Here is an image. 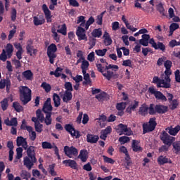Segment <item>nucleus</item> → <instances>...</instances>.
<instances>
[{
    "mask_svg": "<svg viewBox=\"0 0 180 180\" xmlns=\"http://www.w3.org/2000/svg\"><path fill=\"white\" fill-rule=\"evenodd\" d=\"M97 71L102 73V75L107 79L108 80L112 79V77H115V73L114 72H116L118 70V66L116 65H112L110 64L109 65H105V68L103 67L101 63L96 65ZM111 69H115L113 71L109 70Z\"/></svg>",
    "mask_w": 180,
    "mask_h": 180,
    "instance_id": "obj_1",
    "label": "nucleus"
},
{
    "mask_svg": "<svg viewBox=\"0 0 180 180\" xmlns=\"http://www.w3.org/2000/svg\"><path fill=\"white\" fill-rule=\"evenodd\" d=\"M37 162L35 153V146H30L27 149V156L24 158L23 162L28 170H30Z\"/></svg>",
    "mask_w": 180,
    "mask_h": 180,
    "instance_id": "obj_2",
    "label": "nucleus"
},
{
    "mask_svg": "<svg viewBox=\"0 0 180 180\" xmlns=\"http://www.w3.org/2000/svg\"><path fill=\"white\" fill-rule=\"evenodd\" d=\"M19 99L23 105H26L32 101V91L27 86H21L18 88Z\"/></svg>",
    "mask_w": 180,
    "mask_h": 180,
    "instance_id": "obj_3",
    "label": "nucleus"
},
{
    "mask_svg": "<svg viewBox=\"0 0 180 180\" xmlns=\"http://www.w3.org/2000/svg\"><path fill=\"white\" fill-rule=\"evenodd\" d=\"M158 123L156 122L155 117H152L149 119L148 123L145 122L143 124V134H146L149 132H152L155 129Z\"/></svg>",
    "mask_w": 180,
    "mask_h": 180,
    "instance_id": "obj_4",
    "label": "nucleus"
},
{
    "mask_svg": "<svg viewBox=\"0 0 180 180\" xmlns=\"http://www.w3.org/2000/svg\"><path fill=\"white\" fill-rule=\"evenodd\" d=\"M13 50L14 49L12 44H7L6 52L5 49L2 50V52L0 54V60L2 62H6L7 58H11L13 56Z\"/></svg>",
    "mask_w": 180,
    "mask_h": 180,
    "instance_id": "obj_5",
    "label": "nucleus"
},
{
    "mask_svg": "<svg viewBox=\"0 0 180 180\" xmlns=\"http://www.w3.org/2000/svg\"><path fill=\"white\" fill-rule=\"evenodd\" d=\"M58 51L56 44H51L47 49V56L49 58V63L54 64V60L57 57L56 53Z\"/></svg>",
    "mask_w": 180,
    "mask_h": 180,
    "instance_id": "obj_6",
    "label": "nucleus"
},
{
    "mask_svg": "<svg viewBox=\"0 0 180 180\" xmlns=\"http://www.w3.org/2000/svg\"><path fill=\"white\" fill-rule=\"evenodd\" d=\"M160 137L162 143L169 147L172 146L176 140V138L169 136L166 131H162Z\"/></svg>",
    "mask_w": 180,
    "mask_h": 180,
    "instance_id": "obj_7",
    "label": "nucleus"
},
{
    "mask_svg": "<svg viewBox=\"0 0 180 180\" xmlns=\"http://www.w3.org/2000/svg\"><path fill=\"white\" fill-rule=\"evenodd\" d=\"M63 153L68 158H72V157H77L79 155L78 149L75 146H65L63 147Z\"/></svg>",
    "mask_w": 180,
    "mask_h": 180,
    "instance_id": "obj_8",
    "label": "nucleus"
},
{
    "mask_svg": "<svg viewBox=\"0 0 180 180\" xmlns=\"http://www.w3.org/2000/svg\"><path fill=\"white\" fill-rule=\"evenodd\" d=\"M148 91L152 95H154L157 100H160L163 102L167 101L166 96H165L161 91H156L153 86L149 87Z\"/></svg>",
    "mask_w": 180,
    "mask_h": 180,
    "instance_id": "obj_9",
    "label": "nucleus"
},
{
    "mask_svg": "<svg viewBox=\"0 0 180 180\" xmlns=\"http://www.w3.org/2000/svg\"><path fill=\"white\" fill-rule=\"evenodd\" d=\"M53 106L51 105V98H47L46 101L44 102V106L42 108V112L45 114L52 113Z\"/></svg>",
    "mask_w": 180,
    "mask_h": 180,
    "instance_id": "obj_10",
    "label": "nucleus"
},
{
    "mask_svg": "<svg viewBox=\"0 0 180 180\" xmlns=\"http://www.w3.org/2000/svg\"><path fill=\"white\" fill-rule=\"evenodd\" d=\"M86 31L84 28H82L81 27H78L77 30L76 31V35L78 37V40L81 41V40H88V38L86 37V34H85Z\"/></svg>",
    "mask_w": 180,
    "mask_h": 180,
    "instance_id": "obj_11",
    "label": "nucleus"
},
{
    "mask_svg": "<svg viewBox=\"0 0 180 180\" xmlns=\"http://www.w3.org/2000/svg\"><path fill=\"white\" fill-rule=\"evenodd\" d=\"M6 86V92L9 93L11 87V82L9 78L3 79L0 81V89H3Z\"/></svg>",
    "mask_w": 180,
    "mask_h": 180,
    "instance_id": "obj_12",
    "label": "nucleus"
},
{
    "mask_svg": "<svg viewBox=\"0 0 180 180\" xmlns=\"http://www.w3.org/2000/svg\"><path fill=\"white\" fill-rule=\"evenodd\" d=\"M42 11L44 13L45 18H46L47 22H52L51 11H49L46 4L42 5Z\"/></svg>",
    "mask_w": 180,
    "mask_h": 180,
    "instance_id": "obj_13",
    "label": "nucleus"
},
{
    "mask_svg": "<svg viewBox=\"0 0 180 180\" xmlns=\"http://www.w3.org/2000/svg\"><path fill=\"white\" fill-rule=\"evenodd\" d=\"M63 71V69L62 68L58 67L56 70H55V72L53 71L50 72V75H55V77L56 78L61 77L62 79H65L67 78V76L65 74H61Z\"/></svg>",
    "mask_w": 180,
    "mask_h": 180,
    "instance_id": "obj_14",
    "label": "nucleus"
},
{
    "mask_svg": "<svg viewBox=\"0 0 180 180\" xmlns=\"http://www.w3.org/2000/svg\"><path fill=\"white\" fill-rule=\"evenodd\" d=\"M118 128L120 129L122 133H124L126 136H132L133 131L130 128H128L127 125H124L122 123L119 124Z\"/></svg>",
    "mask_w": 180,
    "mask_h": 180,
    "instance_id": "obj_15",
    "label": "nucleus"
},
{
    "mask_svg": "<svg viewBox=\"0 0 180 180\" xmlns=\"http://www.w3.org/2000/svg\"><path fill=\"white\" fill-rule=\"evenodd\" d=\"M63 165L65 167H70L71 169H77L78 168V164L73 160H65L62 162Z\"/></svg>",
    "mask_w": 180,
    "mask_h": 180,
    "instance_id": "obj_16",
    "label": "nucleus"
},
{
    "mask_svg": "<svg viewBox=\"0 0 180 180\" xmlns=\"http://www.w3.org/2000/svg\"><path fill=\"white\" fill-rule=\"evenodd\" d=\"M166 131H168L170 136H176L180 131V126L176 125V127H173L172 126L169 127L165 129Z\"/></svg>",
    "mask_w": 180,
    "mask_h": 180,
    "instance_id": "obj_17",
    "label": "nucleus"
},
{
    "mask_svg": "<svg viewBox=\"0 0 180 180\" xmlns=\"http://www.w3.org/2000/svg\"><path fill=\"white\" fill-rule=\"evenodd\" d=\"M4 123L7 127H16L18 125V118L13 117L10 120L9 117H7L4 121Z\"/></svg>",
    "mask_w": 180,
    "mask_h": 180,
    "instance_id": "obj_18",
    "label": "nucleus"
},
{
    "mask_svg": "<svg viewBox=\"0 0 180 180\" xmlns=\"http://www.w3.org/2000/svg\"><path fill=\"white\" fill-rule=\"evenodd\" d=\"M158 164H159L160 166L165 165V164H172V162L167 157H165L164 155H160L157 158Z\"/></svg>",
    "mask_w": 180,
    "mask_h": 180,
    "instance_id": "obj_19",
    "label": "nucleus"
},
{
    "mask_svg": "<svg viewBox=\"0 0 180 180\" xmlns=\"http://www.w3.org/2000/svg\"><path fill=\"white\" fill-rule=\"evenodd\" d=\"M99 140V136L92 134H87L86 142L90 143H96Z\"/></svg>",
    "mask_w": 180,
    "mask_h": 180,
    "instance_id": "obj_20",
    "label": "nucleus"
},
{
    "mask_svg": "<svg viewBox=\"0 0 180 180\" xmlns=\"http://www.w3.org/2000/svg\"><path fill=\"white\" fill-rule=\"evenodd\" d=\"M33 22L35 26H39L41 25H44L46 20L43 15L34 16L33 17Z\"/></svg>",
    "mask_w": 180,
    "mask_h": 180,
    "instance_id": "obj_21",
    "label": "nucleus"
},
{
    "mask_svg": "<svg viewBox=\"0 0 180 180\" xmlns=\"http://www.w3.org/2000/svg\"><path fill=\"white\" fill-rule=\"evenodd\" d=\"M155 110L158 114H165L168 111V107L163 105H155Z\"/></svg>",
    "mask_w": 180,
    "mask_h": 180,
    "instance_id": "obj_22",
    "label": "nucleus"
},
{
    "mask_svg": "<svg viewBox=\"0 0 180 180\" xmlns=\"http://www.w3.org/2000/svg\"><path fill=\"white\" fill-rule=\"evenodd\" d=\"M78 158L82 160V162H85L88 160V151L87 150H82L79 152Z\"/></svg>",
    "mask_w": 180,
    "mask_h": 180,
    "instance_id": "obj_23",
    "label": "nucleus"
},
{
    "mask_svg": "<svg viewBox=\"0 0 180 180\" xmlns=\"http://www.w3.org/2000/svg\"><path fill=\"white\" fill-rule=\"evenodd\" d=\"M22 78L26 80L32 81L33 79V73L31 71V70H27L24 71L22 73Z\"/></svg>",
    "mask_w": 180,
    "mask_h": 180,
    "instance_id": "obj_24",
    "label": "nucleus"
},
{
    "mask_svg": "<svg viewBox=\"0 0 180 180\" xmlns=\"http://www.w3.org/2000/svg\"><path fill=\"white\" fill-rule=\"evenodd\" d=\"M33 41L32 40L28 39L27 41V46H26V51H27V54L30 55L31 56H32V50L34 49V46H32Z\"/></svg>",
    "mask_w": 180,
    "mask_h": 180,
    "instance_id": "obj_25",
    "label": "nucleus"
},
{
    "mask_svg": "<svg viewBox=\"0 0 180 180\" xmlns=\"http://www.w3.org/2000/svg\"><path fill=\"white\" fill-rule=\"evenodd\" d=\"M172 151L174 153L178 155L180 153V141H176L172 143Z\"/></svg>",
    "mask_w": 180,
    "mask_h": 180,
    "instance_id": "obj_26",
    "label": "nucleus"
},
{
    "mask_svg": "<svg viewBox=\"0 0 180 180\" xmlns=\"http://www.w3.org/2000/svg\"><path fill=\"white\" fill-rule=\"evenodd\" d=\"M148 107L146 104H143L139 107V113L142 116H146L148 115Z\"/></svg>",
    "mask_w": 180,
    "mask_h": 180,
    "instance_id": "obj_27",
    "label": "nucleus"
},
{
    "mask_svg": "<svg viewBox=\"0 0 180 180\" xmlns=\"http://www.w3.org/2000/svg\"><path fill=\"white\" fill-rule=\"evenodd\" d=\"M45 117L44 118V122L46 126H50L52 124L53 118L52 113H45Z\"/></svg>",
    "mask_w": 180,
    "mask_h": 180,
    "instance_id": "obj_28",
    "label": "nucleus"
},
{
    "mask_svg": "<svg viewBox=\"0 0 180 180\" xmlns=\"http://www.w3.org/2000/svg\"><path fill=\"white\" fill-rule=\"evenodd\" d=\"M72 99V94L71 91H65V94L63 96V102L68 103Z\"/></svg>",
    "mask_w": 180,
    "mask_h": 180,
    "instance_id": "obj_29",
    "label": "nucleus"
},
{
    "mask_svg": "<svg viewBox=\"0 0 180 180\" xmlns=\"http://www.w3.org/2000/svg\"><path fill=\"white\" fill-rule=\"evenodd\" d=\"M65 129L67 132H68L72 137H75V133L73 132L75 129L73 127L72 124H66L65 126Z\"/></svg>",
    "mask_w": 180,
    "mask_h": 180,
    "instance_id": "obj_30",
    "label": "nucleus"
},
{
    "mask_svg": "<svg viewBox=\"0 0 180 180\" xmlns=\"http://www.w3.org/2000/svg\"><path fill=\"white\" fill-rule=\"evenodd\" d=\"M51 33L53 39L55 40V41H56L57 43H58L60 41V35L58 34V32L56 31L55 27H51Z\"/></svg>",
    "mask_w": 180,
    "mask_h": 180,
    "instance_id": "obj_31",
    "label": "nucleus"
},
{
    "mask_svg": "<svg viewBox=\"0 0 180 180\" xmlns=\"http://www.w3.org/2000/svg\"><path fill=\"white\" fill-rule=\"evenodd\" d=\"M139 141L132 140V150L134 152H141L143 150L141 146H139Z\"/></svg>",
    "mask_w": 180,
    "mask_h": 180,
    "instance_id": "obj_32",
    "label": "nucleus"
},
{
    "mask_svg": "<svg viewBox=\"0 0 180 180\" xmlns=\"http://www.w3.org/2000/svg\"><path fill=\"white\" fill-rule=\"evenodd\" d=\"M13 108L18 112H23L24 110V108L20 105L18 101H15L13 103Z\"/></svg>",
    "mask_w": 180,
    "mask_h": 180,
    "instance_id": "obj_33",
    "label": "nucleus"
},
{
    "mask_svg": "<svg viewBox=\"0 0 180 180\" xmlns=\"http://www.w3.org/2000/svg\"><path fill=\"white\" fill-rule=\"evenodd\" d=\"M53 101L55 103V107L58 108L61 104V98H60L59 96L56 93H53Z\"/></svg>",
    "mask_w": 180,
    "mask_h": 180,
    "instance_id": "obj_34",
    "label": "nucleus"
},
{
    "mask_svg": "<svg viewBox=\"0 0 180 180\" xmlns=\"http://www.w3.org/2000/svg\"><path fill=\"white\" fill-rule=\"evenodd\" d=\"M36 117L37 118L39 119V120L40 121L41 123H44V115L43 114V112H41V110L40 109H38L36 110Z\"/></svg>",
    "mask_w": 180,
    "mask_h": 180,
    "instance_id": "obj_35",
    "label": "nucleus"
},
{
    "mask_svg": "<svg viewBox=\"0 0 180 180\" xmlns=\"http://www.w3.org/2000/svg\"><path fill=\"white\" fill-rule=\"evenodd\" d=\"M156 9L158 11L160 12V15H162V16H166L165 9L164 8V5L162 3L156 5Z\"/></svg>",
    "mask_w": 180,
    "mask_h": 180,
    "instance_id": "obj_36",
    "label": "nucleus"
},
{
    "mask_svg": "<svg viewBox=\"0 0 180 180\" xmlns=\"http://www.w3.org/2000/svg\"><path fill=\"white\" fill-rule=\"evenodd\" d=\"M105 13V11L101 13L100 15L96 16V25H101L103 22V16Z\"/></svg>",
    "mask_w": 180,
    "mask_h": 180,
    "instance_id": "obj_37",
    "label": "nucleus"
},
{
    "mask_svg": "<svg viewBox=\"0 0 180 180\" xmlns=\"http://www.w3.org/2000/svg\"><path fill=\"white\" fill-rule=\"evenodd\" d=\"M41 147L44 150H51V149H54V146H52L51 143L48 142V141H44L41 143Z\"/></svg>",
    "mask_w": 180,
    "mask_h": 180,
    "instance_id": "obj_38",
    "label": "nucleus"
},
{
    "mask_svg": "<svg viewBox=\"0 0 180 180\" xmlns=\"http://www.w3.org/2000/svg\"><path fill=\"white\" fill-rule=\"evenodd\" d=\"M41 87L43 88L46 93L51 92L52 89L51 85L46 82L41 83Z\"/></svg>",
    "mask_w": 180,
    "mask_h": 180,
    "instance_id": "obj_39",
    "label": "nucleus"
},
{
    "mask_svg": "<svg viewBox=\"0 0 180 180\" xmlns=\"http://www.w3.org/2000/svg\"><path fill=\"white\" fill-rule=\"evenodd\" d=\"M82 73L84 75V79L85 80L83 82V84L86 85L91 82L90 75L89 74L86 73V71L82 72Z\"/></svg>",
    "mask_w": 180,
    "mask_h": 180,
    "instance_id": "obj_40",
    "label": "nucleus"
},
{
    "mask_svg": "<svg viewBox=\"0 0 180 180\" xmlns=\"http://www.w3.org/2000/svg\"><path fill=\"white\" fill-rule=\"evenodd\" d=\"M55 164H51L49 167V173L52 176H57V172L55 171Z\"/></svg>",
    "mask_w": 180,
    "mask_h": 180,
    "instance_id": "obj_41",
    "label": "nucleus"
},
{
    "mask_svg": "<svg viewBox=\"0 0 180 180\" xmlns=\"http://www.w3.org/2000/svg\"><path fill=\"white\" fill-rule=\"evenodd\" d=\"M89 67V63L86 60H84L82 63V70L83 72H87L88 68Z\"/></svg>",
    "mask_w": 180,
    "mask_h": 180,
    "instance_id": "obj_42",
    "label": "nucleus"
},
{
    "mask_svg": "<svg viewBox=\"0 0 180 180\" xmlns=\"http://www.w3.org/2000/svg\"><path fill=\"white\" fill-rule=\"evenodd\" d=\"M101 35H102V31L100 28L94 29L92 32V36L94 38H100Z\"/></svg>",
    "mask_w": 180,
    "mask_h": 180,
    "instance_id": "obj_43",
    "label": "nucleus"
},
{
    "mask_svg": "<svg viewBox=\"0 0 180 180\" xmlns=\"http://www.w3.org/2000/svg\"><path fill=\"white\" fill-rule=\"evenodd\" d=\"M27 142L26 138H23L22 136H18L16 139L17 146H21L24 143Z\"/></svg>",
    "mask_w": 180,
    "mask_h": 180,
    "instance_id": "obj_44",
    "label": "nucleus"
},
{
    "mask_svg": "<svg viewBox=\"0 0 180 180\" xmlns=\"http://www.w3.org/2000/svg\"><path fill=\"white\" fill-rule=\"evenodd\" d=\"M148 114L150 115H156L157 113L155 107H154V105L153 103L149 105V107L148 108Z\"/></svg>",
    "mask_w": 180,
    "mask_h": 180,
    "instance_id": "obj_45",
    "label": "nucleus"
},
{
    "mask_svg": "<svg viewBox=\"0 0 180 180\" xmlns=\"http://www.w3.org/2000/svg\"><path fill=\"white\" fill-rule=\"evenodd\" d=\"M57 33H60L63 36L67 34V27L65 24H63L60 29L57 30Z\"/></svg>",
    "mask_w": 180,
    "mask_h": 180,
    "instance_id": "obj_46",
    "label": "nucleus"
},
{
    "mask_svg": "<svg viewBox=\"0 0 180 180\" xmlns=\"http://www.w3.org/2000/svg\"><path fill=\"white\" fill-rule=\"evenodd\" d=\"M18 15V12L15 8H11V20L12 22H15L16 20V15Z\"/></svg>",
    "mask_w": 180,
    "mask_h": 180,
    "instance_id": "obj_47",
    "label": "nucleus"
},
{
    "mask_svg": "<svg viewBox=\"0 0 180 180\" xmlns=\"http://www.w3.org/2000/svg\"><path fill=\"white\" fill-rule=\"evenodd\" d=\"M107 51H108L107 49H104L102 50L101 49L96 50L95 53H96V56H98L99 57H104V56H105Z\"/></svg>",
    "mask_w": 180,
    "mask_h": 180,
    "instance_id": "obj_48",
    "label": "nucleus"
},
{
    "mask_svg": "<svg viewBox=\"0 0 180 180\" xmlns=\"http://www.w3.org/2000/svg\"><path fill=\"white\" fill-rule=\"evenodd\" d=\"M8 105L7 98H3V100L1 101V110L3 111H6L7 110Z\"/></svg>",
    "mask_w": 180,
    "mask_h": 180,
    "instance_id": "obj_49",
    "label": "nucleus"
},
{
    "mask_svg": "<svg viewBox=\"0 0 180 180\" xmlns=\"http://www.w3.org/2000/svg\"><path fill=\"white\" fill-rule=\"evenodd\" d=\"M180 46V39L179 41H177L176 39H172L169 43V46L172 49H174L175 46Z\"/></svg>",
    "mask_w": 180,
    "mask_h": 180,
    "instance_id": "obj_50",
    "label": "nucleus"
},
{
    "mask_svg": "<svg viewBox=\"0 0 180 180\" xmlns=\"http://www.w3.org/2000/svg\"><path fill=\"white\" fill-rule=\"evenodd\" d=\"M23 149L22 147H18L16 148V158L17 160H20L22 158Z\"/></svg>",
    "mask_w": 180,
    "mask_h": 180,
    "instance_id": "obj_51",
    "label": "nucleus"
},
{
    "mask_svg": "<svg viewBox=\"0 0 180 180\" xmlns=\"http://www.w3.org/2000/svg\"><path fill=\"white\" fill-rule=\"evenodd\" d=\"M44 124L40 122L34 124L35 131L38 133H41L43 131Z\"/></svg>",
    "mask_w": 180,
    "mask_h": 180,
    "instance_id": "obj_52",
    "label": "nucleus"
},
{
    "mask_svg": "<svg viewBox=\"0 0 180 180\" xmlns=\"http://www.w3.org/2000/svg\"><path fill=\"white\" fill-rule=\"evenodd\" d=\"M112 131V128L110 126H108L107 128H105L104 130H102L101 131V134H103L104 135L108 136L110 133Z\"/></svg>",
    "mask_w": 180,
    "mask_h": 180,
    "instance_id": "obj_53",
    "label": "nucleus"
},
{
    "mask_svg": "<svg viewBox=\"0 0 180 180\" xmlns=\"http://www.w3.org/2000/svg\"><path fill=\"white\" fill-rule=\"evenodd\" d=\"M116 108L118 111H124L126 108V103L124 102L119 103L117 104Z\"/></svg>",
    "mask_w": 180,
    "mask_h": 180,
    "instance_id": "obj_54",
    "label": "nucleus"
},
{
    "mask_svg": "<svg viewBox=\"0 0 180 180\" xmlns=\"http://www.w3.org/2000/svg\"><path fill=\"white\" fill-rule=\"evenodd\" d=\"M103 158L104 162L105 163L114 165L115 162V161L113 159L108 158V156L103 155Z\"/></svg>",
    "mask_w": 180,
    "mask_h": 180,
    "instance_id": "obj_55",
    "label": "nucleus"
},
{
    "mask_svg": "<svg viewBox=\"0 0 180 180\" xmlns=\"http://www.w3.org/2000/svg\"><path fill=\"white\" fill-rule=\"evenodd\" d=\"M130 141V138L128 136H124L119 138V142L121 143V144H124L126 143H129Z\"/></svg>",
    "mask_w": 180,
    "mask_h": 180,
    "instance_id": "obj_56",
    "label": "nucleus"
},
{
    "mask_svg": "<svg viewBox=\"0 0 180 180\" xmlns=\"http://www.w3.org/2000/svg\"><path fill=\"white\" fill-rule=\"evenodd\" d=\"M153 49H155V50L160 49L161 51H165L166 49V46L162 42L158 41L156 44V48Z\"/></svg>",
    "mask_w": 180,
    "mask_h": 180,
    "instance_id": "obj_57",
    "label": "nucleus"
},
{
    "mask_svg": "<svg viewBox=\"0 0 180 180\" xmlns=\"http://www.w3.org/2000/svg\"><path fill=\"white\" fill-rule=\"evenodd\" d=\"M170 103H172V106L170 107V109L172 110H176L179 105V102L177 99H173V101H172Z\"/></svg>",
    "mask_w": 180,
    "mask_h": 180,
    "instance_id": "obj_58",
    "label": "nucleus"
},
{
    "mask_svg": "<svg viewBox=\"0 0 180 180\" xmlns=\"http://www.w3.org/2000/svg\"><path fill=\"white\" fill-rule=\"evenodd\" d=\"M65 88L66 89L65 91L72 92L73 91L72 84L71 82H65Z\"/></svg>",
    "mask_w": 180,
    "mask_h": 180,
    "instance_id": "obj_59",
    "label": "nucleus"
},
{
    "mask_svg": "<svg viewBox=\"0 0 180 180\" xmlns=\"http://www.w3.org/2000/svg\"><path fill=\"white\" fill-rule=\"evenodd\" d=\"M164 66L165 69H171L172 67V61L169 60H166L164 63Z\"/></svg>",
    "mask_w": 180,
    "mask_h": 180,
    "instance_id": "obj_60",
    "label": "nucleus"
},
{
    "mask_svg": "<svg viewBox=\"0 0 180 180\" xmlns=\"http://www.w3.org/2000/svg\"><path fill=\"white\" fill-rule=\"evenodd\" d=\"M122 65L125 67L132 68L131 60L130 59L124 60V61H122Z\"/></svg>",
    "mask_w": 180,
    "mask_h": 180,
    "instance_id": "obj_61",
    "label": "nucleus"
},
{
    "mask_svg": "<svg viewBox=\"0 0 180 180\" xmlns=\"http://www.w3.org/2000/svg\"><path fill=\"white\" fill-rule=\"evenodd\" d=\"M16 27L15 26L14 28L9 32L8 34V40H11L14 37L15 33H16Z\"/></svg>",
    "mask_w": 180,
    "mask_h": 180,
    "instance_id": "obj_62",
    "label": "nucleus"
},
{
    "mask_svg": "<svg viewBox=\"0 0 180 180\" xmlns=\"http://www.w3.org/2000/svg\"><path fill=\"white\" fill-rule=\"evenodd\" d=\"M162 88H170L171 84L169 82H165V79L161 80Z\"/></svg>",
    "mask_w": 180,
    "mask_h": 180,
    "instance_id": "obj_63",
    "label": "nucleus"
},
{
    "mask_svg": "<svg viewBox=\"0 0 180 180\" xmlns=\"http://www.w3.org/2000/svg\"><path fill=\"white\" fill-rule=\"evenodd\" d=\"M170 146H167V145H163V146H162L160 148H159V151H160V153H161V152H167V151H169V148Z\"/></svg>",
    "mask_w": 180,
    "mask_h": 180,
    "instance_id": "obj_64",
    "label": "nucleus"
}]
</instances>
